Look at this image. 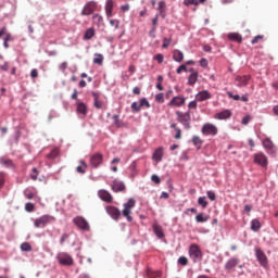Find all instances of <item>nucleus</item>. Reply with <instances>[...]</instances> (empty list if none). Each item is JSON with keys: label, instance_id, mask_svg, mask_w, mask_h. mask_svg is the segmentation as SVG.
<instances>
[{"label": "nucleus", "instance_id": "nucleus-1", "mask_svg": "<svg viewBox=\"0 0 278 278\" xmlns=\"http://www.w3.org/2000/svg\"><path fill=\"white\" fill-rule=\"evenodd\" d=\"M136 207V200L134 198H130L127 203L124 204V210L122 212L124 218L128 220V223H131L134 220V217H131V210Z\"/></svg>", "mask_w": 278, "mask_h": 278}, {"label": "nucleus", "instance_id": "nucleus-2", "mask_svg": "<svg viewBox=\"0 0 278 278\" xmlns=\"http://www.w3.org/2000/svg\"><path fill=\"white\" fill-rule=\"evenodd\" d=\"M189 255L194 263L201 262L203 260V252H201V248L194 243L189 248Z\"/></svg>", "mask_w": 278, "mask_h": 278}, {"label": "nucleus", "instance_id": "nucleus-3", "mask_svg": "<svg viewBox=\"0 0 278 278\" xmlns=\"http://www.w3.org/2000/svg\"><path fill=\"white\" fill-rule=\"evenodd\" d=\"M55 220V217L51 215H43L37 219H35L34 225L37 227V229L45 228L49 223H53Z\"/></svg>", "mask_w": 278, "mask_h": 278}, {"label": "nucleus", "instance_id": "nucleus-4", "mask_svg": "<svg viewBox=\"0 0 278 278\" xmlns=\"http://www.w3.org/2000/svg\"><path fill=\"white\" fill-rule=\"evenodd\" d=\"M176 115L178 116V118H177L178 123L184 125L185 129H190L191 128V126H190L191 117H190L189 112L181 113V112L177 111Z\"/></svg>", "mask_w": 278, "mask_h": 278}, {"label": "nucleus", "instance_id": "nucleus-5", "mask_svg": "<svg viewBox=\"0 0 278 278\" xmlns=\"http://www.w3.org/2000/svg\"><path fill=\"white\" fill-rule=\"evenodd\" d=\"M201 131L203 136H218V127L211 123L204 124Z\"/></svg>", "mask_w": 278, "mask_h": 278}, {"label": "nucleus", "instance_id": "nucleus-6", "mask_svg": "<svg viewBox=\"0 0 278 278\" xmlns=\"http://www.w3.org/2000/svg\"><path fill=\"white\" fill-rule=\"evenodd\" d=\"M56 260L59 261V264L62 266H73V257L68 255V253L61 252L56 255Z\"/></svg>", "mask_w": 278, "mask_h": 278}, {"label": "nucleus", "instance_id": "nucleus-7", "mask_svg": "<svg viewBox=\"0 0 278 278\" xmlns=\"http://www.w3.org/2000/svg\"><path fill=\"white\" fill-rule=\"evenodd\" d=\"M73 223L76 225L78 229H83L84 231H88L90 229V225L88 220L81 216H77L73 219Z\"/></svg>", "mask_w": 278, "mask_h": 278}, {"label": "nucleus", "instance_id": "nucleus-8", "mask_svg": "<svg viewBox=\"0 0 278 278\" xmlns=\"http://www.w3.org/2000/svg\"><path fill=\"white\" fill-rule=\"evenodd\" d=\"M94 10H97V2H87L81 11V16H90V14L94 13Z\"/></svg>", "mask_w": 278, "mask_h": 278}, {"label": "nucleus", "instance_id": "nucleus-9", "mask_svg": "<svg viewBox=\"0 0 278 278\" xmlns=\"http://www.w3.org/2000/svg\"><path fill=\"white\" fill-rule=\"evenodd\" d=\"M101 164H103V154L94 153L90 156V166H92V168H99Z\"/></svg>", "mask_w": 278, "mask_h": 278}, {"label": "nucleus", "instance_id": "nucleus-10", "mask_svg": "<svg viewBox=\"0 0 278 278\" xmlns=\"http://www.w3.org/2000/svg\"><path fill=\"white\" fill-rule=\"evenodd\" d=\"M254 163L262 166V168H266L268 166V157L264 153H257L254 155Z\"/></svg>", "mask_w": 278, "mask_h": 278}, {"label": "nucleus", "instance_id": "nucleus-11", "mask_svg": "<svg viewBox=\"0 0 278 278\" xmlns=\"http://www.w3.org/2000/svg\"><path fill=\"white\" fill-rule=\"evenodd\" d=\"M255 256L256 260L260 262L261 266H268V257H266V254L264 253V251H262V249H255Z\"/></svg>", "mask_w": 278, "mask_h": 278}, {"label": "nucleus", "instance_id": "nucleus-12", "mask_svg": "<svg viewBox=\"0 0 278 278\" xmlns=\"http://www.w3.org/2000/svg\"><path fill=\"white\" fill-rule=\"evenodd\" d=\"M98 197H99V199H101V201H104V203H112V201H114L112 193L105 189L99 190Z\"/></svg>", "mask_w": 278, "mask_h": 278}, {"label": "nucleus", "instance_id": "nucleus-13", "mask_svg": "<svg viewBox=\"0 0 278 278\" xmlns=\"http://www.w3.org/2000/svg\"><path fill=\"white\" fill-rule=\"evenodd\" d=\"M106 213L113 220H118V218H121V210L116 206H106Z\"/></svg>", "mask_w": 278, "mask_h": 278}, {"label": "nucleus", "instance_id": "nucleus-14", "mask_svg": "<svg viewBox=\"0 0 278 278\" xmlns=\"http://www.w3.org/2000/svg\"><path fill=\"white\" fill-rule=\"evenodd\" d=\"M263 147H264V149H266L267 153H269L270 155H275V153H277L275 143H273V141L270 139H265L263 141Z\"/></svg>", "mask_w": 278, "mask_h": 278}, {"label": "nucleus", "instance_id": "nucleus-15", "mask_svg": "<svg viewBox=\"0 0 278 278\" xmlns=\"http://www.w3.org/2000/svg\"><path fill=\"white\" fill-rule=\"evenodd\" d=\"M186 104V98L184 97H174L168 105L169 108H181V105H185Z\"/></svg>", "mask_w": 278, "mask_h": 278}, {"label": "nucleus", "instance_id": "nucleus-16", "mask_svg": "<svg viewBox=\"0 0 278 278\" xmlns=\"http://www.w3.org/2000/svg\"><path fill=\"white\" fill-rule=\"evenodd\" d=\"M250 80H251V76L250 75L237 76L235 78L236 85L239 88H242V86H248Z\"/></svg>", "mask_w": 278, "mask_h": 278}, {"label": "nucleus", "instance_id": "nucleus-17", "mask_svg": "<svg viewBox=\"0 0 278 278\" xmlns=\"http://www.w3.org/2000/svg\"><path fill=\"white\" fill-rule=\"evenodd\" d=\"M239 264H240V260L236 257H231L225 264V270H227L228 273H231V270H233V268H236V266H238Z\"/></svg>", "mask_w": 278, "mask_h": 278}, {"label": "nucleus", "instance_id": "nucleus-18", "mask_svg": "<svg viewBox=\"0 0 278 278\" xmlns=\"http://www.w3.org/2000/svg\"><path fill=\"white\" fill-rule=\"evenodd\" d=\"M214 118L217 121H227V118H231V112L229 110H224L214 115Z\"/></svg>", "mask_w": 278, "mask_h": 278}, {"label": "nucleus", "instance_id": "nucleus-19", "mask_svg": "<svg viewBox=\"0 0 278 278\" xmlns=\"http://www.w3.org/2000/svg\"><path fill=\"white\" fill-rule=\"evenodd\" d=\"M113 10H114V1L113 0H106L105 14H106L108 18H112V16H114Z\"/></svg>", "mask_w": 278, "mask_h": 278}, {"label": "nucleus", "instance_id": "nucleus-20", "mask_svg": "<svg viewBox=\"0 0 278 278\" xmlns=\"http://www.w3.org/2000/svg\"><path fill=\"white\" fill-rule=\"evenodd\" d=\"M195 99L200 102L207 101L208 99H212V93H210L207 90H203L195 96Z\"/></svg>", "mask_w": 278, "mask_h": 278}, {"label": "nucleus", "instance_id": "nucleus-21", "mask_svg": "<svg viewBox=\"0 0 278 278\" xmlns=\"http://www.w3.org/2000/svg\"><path fill=\"white\" fill-rule=\"evenodd\" d=\"M163 157H164V148L160 147L154 151L152 155V160H154V162L160 163L162 162Z\"/></svg>", "mask_w": 278, "mask_h": 278}, {"label": "nucleus", "instance_id": "nucleus-22", "mask_svg": "<svg viewBox=\"0 0 278 278\" xmlns=\"http://www.w3.org/2000/svg\"><path fill=\"white\" fill-rule=\"evenodd\" d=\"M112 190L113 192H125V184H123V181L114 180Z\"/></svg>", "mask_w": 278, "mask_h": 278}, {"label": "nucleus", "instance_id": "nucleus-23", "mask_svg": "<svg viewBox=\"0 0 278 278\" xmlns=\"http://www.w3.org/2000/svg\"><path fill=\"white\" fill-rule=\"evenodd\" d=\"M76 112L77 114H81V116H86L88 114V106L84 102H78Z\"/></svg>", "mask_w": 278, "mask_h": 278}, {"label": "nucleus", "instance_id": "nucleus-24", "mask_svg": "<svg viewBox=\"0 0 278 278\" xmlns=\"http://www.w3.org/2000/svg\"><path fill=\"white\" fill-rule=\"evenodd\" d=\"M153 232L155 233L156 237H159L160 240H162V238H164V229L162 228V226H160L159 224H153L152 226Z\"/></svg>", "mask_w": 278, "mask_h": 278}, {"label": "nucleus", "instance_id": "nucleus-25", "mask_svg": "<svg viewBox=\"0 0 278 278\" xmlns=\"http://www.w3.org/2000/svg\"><path fill=\"white\" fill-rule=\"evenodd\" d=\"M112 119H113V125H115V127L117 128L127 127V123L123 122V119H121L118 115H113Z\"/></svg>", "mask_w": 278, "mask_h": 278}, {"label": "nucleus", "instance_id": "nucleus-26", "mask_svg": "<svg viewBox=\"0 0 278 278\" xmlns=\"http://www.w3.org/2000/svg\"><path fill=\"white\" fill-rule=\"evenodd\" d=\"M93 97V105L97 110H101L103 108V102L99 100V93L92 92Z\"/></svg>", "mask_w": 278, "mask_h": 278}, {"label": "nucleus", "instance_id": "nucleus-27", "mask_svg": "<svg viewBox=\"0 0 278 278\" xmlns=\"http://www.w3.org/2000/svg\"><path fill=\"white\" fill-rule=\"evenodd\" d=\"M173 60L178 63L184 62V52H181L180 50H174Z\"/></svg>", "mask_w": 278, "mask_h": 278}, {"label": "nucleus", "instance_id": "nucleus-28", "mask_svg": "<svg viewBox=\"0 0 278 278\" xmlns=\"http://www.w3.org/2000/svg\"><path fill=\"white\" fill-rule=\"evenodd\" d=\"M261 229H262V223H260V219H252L251 220V230L257 232Z\"/></svg>", "mask_w": 278, "mask_h": 278}, {"label": "nucleus", "instance_id": "nucleus-29", "mask_svg": "<svg viewBox=\"0 0 278 278\" xmlns=\"http://www.w3.org/2000/svg\"><path fill=\"white\" fill-rule=\"evenodd\" d=\"M228 39L232 40L233 42H242V35L238 33H230L228 34Z\"/></svg>", "mask_w": 278, "mask_h": 278}, {"label": "nucleus", "instance_id": "nucleus-30", "mask_svg": "<svg viewBox=\"0 0 278 278\" xmlns=\"http://www.w3.org/2000/svg\"><path fill=\"white\" fill-rule=\"evenodd\" d=\"M199 81V73L193 72L189 77H188V85L189 86H194Z\"/></svg>", "mask_w": 278, "mask_h": 278}, {"label": "nucleus", "instance_id": "nucleus-31", "mask_svg": "<svg viewBox=\"0 0 278 278\" xmlns=\"http://www.w3.org/2000/svg\"><path fill=\"white\" fill-rule=\"evenodd\" d=\"M79 164L76 167L77 173H79L80 175H85L86 174V168H88V164L86 163V161H79Z\"/></svg>", "mask_w": 278, "mask_h": 278}, {"label": "nucleus", "instance_id": "nucleus-32", "mask_svg": "<svg viewBox=\"0 0 278 278\" xmlns=\"http://www.w3.org/2000/svg\"><path fill=\"white\" fill-rule=\"evenodd\" d=\"M92 21H93V25L101 27V25L103 24V16H101L100 14H93Z\"/></svg>", "mask_w": 278, "mask_h": 278}, {"label": "nucleus", "instance_id": "nucleus-33", "mask_svg": "<svg viewBox=\"0 0 278 278\" xmlns=\"http://www.w3.org/2000/svg\"><path fill=\"white\" fill-rule=\"evenodd\" d=\"M85 40H92L94 38V28H88L84 35Z\"/></svg>", "mask_w": 278, "mask_h": 278}, {"label": "nucleus", "instance_id": "nucleus-34", "mask_svg": "<svg viewBox=\"0 0 278 278\" xmlns=\"http://www.w3.org/2000/svg\"><path fill=\"white\" fill-rule=\"evenodd\" d=\"M197 223H207L210 220V216H204L203 213H200L195 216Z\"/></svg>", "mask_w": 278, "mask_h": 278}, {"label": "nucleus", "instance_id": "nucleus-35", "mask_svg": "<svg viewBox=\"0 0 278 278\" xmlns=\"http://www.w3.org/2000/svg\"><path fill=\"white\" fill-rule=\"evenodd\" d=\"M147 275L149 278H157L162 275L161 271H151V269H148Z\"/></svg>", "mask_w": 278, "mask_h": 278}, {"label": "nucleus", "instance_id": "nucleus-36", "mask_svg": "<svg viewBox=\"0 0 278 278\" xmlns=\"http://www.w3.org/2000/svg\"><path fill=\"white\" fill-rule=\"evenodd\" d=\"M170 42H173L172 38L164 37L163 38V45H162L163 49H168V47H170Z\"/></svg>", "mask_w": 278, "mask_h": 278}, {"label": "nucleus", "instance_id": "nucleus-37", "mask_svg": "<svg viewBox=\"0 0 278 278\" xmlns=\"http://www.w3.org/2000/svg\"><path fill=\"white\" fill-rule=\"evenodd\" d=\"M192 142H193V144H194L195 147H201V144H203V140H201V138L198 137V136H194V137L192 138Z\"/></svg>", "mask_w": 278, "mask_h": 278}, {"label": "nucleus", "instance_id": "nucleus-38", "mask_svg": "<svg viewBox=\"0 0 278 278\" xmlns=\"http://www.w3.org/2000/svg\"><path fill=\"white\" fill-rule=\"evenodd\" d=\"M93 64H99V66L103 65V55L98 54V58L93 59Z\"/></svg>", "mask_w": 278, "mask_h": 278}, {"label": "nucleus", "instance_id": "nucleus-39", "mask_svg": "<svg viewBox=\"0 0 278 278\" xmlns=\"http://www.w3.org/2000/svg\"><path fill=\"white\" fill-rule=\"evenodd\" d=\"M139 105H140L141 108H151V104L149 103V100H147V98H142V99L140 100Z\"/></svg>", "mask_w": 278, "mask_h": 278}, {"label": "nucleus", "instance_id": "nucleus-40", "mask_svg": "<svg viewBox=\"0 0 278 278\" xmlns=\"http://www.w3.org/2000/svg\"><path fill=\"white\" fill-rule=\"evenodd\" d=\"M165 8H166V2L165 1L159 2V12H160V14H162V16H164Z\"/></svg>", "mask_w": 278, "mask_h": 278}, {"label": "nucleus", "instance_id": "nucleus-41", "mask_svg": "<svg viewBox=\"0 0 278 278\" xmlns=\"http://www.w3.org/2000/svg\"><path fill=\"white\" fill-rule=\"evenodd\" d=\"M198 203L201 205V207H203L205 210V207H207V202L205 201V197H200L198 199Z\"/></svg>", "mask_w": 278, "mask_h": 278}, {"label": "nucleus", "instance_id": "nucleus-42", "mask_svg": "<svg viewBox=\"0 0 278 278\" xmlns=\"http://www.w3.org/2000/svg\"><path fill=\"white\" fill-rule=\"evenodd\" d=\"M25 210L27 212H34V210H36V205L31 202H28V203L25 204Z\"/></svg>", "mask_w": 278, "mask_h": 278}, {"label": "nucleus", "instance_id": "nucleus-43", "mask_svg": "<svg viewBox=\"0 0 278 278\" xmlns=\"http://www.w3.org/2000/svg\"><path fill=\"white\" fill-rule=\"evenodd\" d=\"M30 179H33V181L38 180V168L36 167L33 168V173L30 174Z\"/></svg>", "mask_w": 278, "mask_h": 278}, {"label": "nucleus", "instance_id": "nucleus-44", "mask_svg": "<svg viewBox=\"0 0 278 278\" xmlns=\"http://www.w3.org/2000/svg\"><path fill=\"white\" fill-rule=\"evenodd\" d=\"M178 264H180V266H188V257L186 256H180L178 258Z\"/></svg>", "mask_w": 278, "mask_h": 278}, {"label": "nucleus", "instance_id": "nucleus-45", "mask_svg": "<svg viewBox=\"0 0 278 278\" xmlns=\"http://www.w3.org/2000/svg\"><path fill=\"white\" fill-rule=\"evenodd\" d=\"M131 110H132V112H140V110H142V106H140V104H138V102H132Z\"/></svg>", "mask_w": 278, "mask_h": 278}, {"label": "nucleus", "instance_id": "nucleus-46", "mask_svg": "<svg viewBox=\"0 0 278 278\" xmlns=\"http://www.w3.org/2000/svg\"><path fill=\"white\" fill-rule=\"evenodd\" d=\"M5 184V173L0 172V190L3 188Z\"/></svg>", "mask_w": 278, "mask_h": 278}, {"label": "nucleus", "instance_id": "nucleus-47", "mask_svg": "<svg viewBox=\"0 0 278 278\" xmlns=\"http://www.w3.org/2000/svg\"><path fill=\"white\" fill-rule=\"evenodd\" d=\"M21 249H22V251L29 252V251H31V245L27 242H24V243L21 244Z\"/></svg>", "mask_w": 278, "mask_h": 278}, {"label": "nucleus", "instance_id": "nucleus-48", "mask_svg": "<svg viewBox=\"0 0 278 278\" xmlns=\"http://www.w3.org/2000/svg\"><path fill=\"white\" fill-rule=\"evenodd\" d=\"M185 5H199V0H184Z\"/></svg>", "mask_w": 278, "mask_h": 278}, {"label": "nucleus", "instance_id": "nucleus-49", "mask_svg": "<svg viewBox=\"0 0 278 278\" xmlns=\"http://www.w3.org/2000/svg\"><path fill=\"white\" fill-rule=\"evenodd\" d=\"M110 25H112V27H115V29H118V27L121 26V22L118 20H110Z\"/></svg>", "mask_w": 278, "mask_h": 278}, {"label": "nucleus", "instance_id": "nucleus-50", "mask_svg": "<svg viewBox=\"0 0 278 278\" xmlns=\"http://www.w3.org/2000/svg\"><path fill=\"white\" fill-rule=\"evenodd\" d=\"M156 103H164V93H159L155 96Z\"/></svg>", "mask_w": 278, "mask_h": 278}, {"label": "nucleus", "instance_id": "nucleus-51", "mask_svg": "<svg viewBox=\"0 0 278 278\" xmlns=\"http://www.w3.org/2000/svg\"><path fill=\"white\" fill-rule=\"evenodd\" d=\"M154 60L159 63L162 64L164 62V55L163 54H156L154 55Z\"/></svg>", "mask_w": 278, "mask_h": 278}, {"label": "nucleus", "instance_id": "nucleus-52", "mask_svg": "<svg viewBox=\"0 0 278 278\" xmlns=\"http://www.w3.org/2000/svg\"><path fill=\"white\" fill-rule=\"evenodd\" d=\"M47 157H49V160H55V157H58V150L50 152Z\"/></svg>", "mask_w": 278, "mask_h": 278}, {"label": "nucleus", "instance_id": "nucleus-53", "mask_svg": "<svg viewBox=\"0 0 278 278\" xmlns=\"http://www.w3.org/2000/svg\"><path fill=\"white\" fill-rule=\"evenodd\" d=\"M263 39H264V36L257 35L256 37H254L252 39V45H257L260 42V40H263Z\"/></svg>", "mask_w": 278, "mask_h": 278}, {"label": "nucleus", "instance_id": "nucleus-54", "mask_svg": "<svg viewBox=\"0 0 278 278\" xmlns=\"http://www.w3.org/2000/svg\"><path fill=\"white\" fill-rule=\"evenodd\" d=\"M229 99H233L235 101H240V97L238 94H233L231 91L227 92Z\"/></svg>", "mask_w": 278, "mask_h": 278}, {"label": "nucleus", "instance_id": "nucleus-55", "mask_svg": "<svg viewBox=\"0 0 278 278\" xmlns=\"http://www.w3.org/2000/svg\"><path fill=\"white\" fill-rule=\"evenodd\" d=\"M206 194L210 201H216V193H214V191H207Z\"/></svg>", "mask_w": 278, "mask_h": 278}, {"label": "nucleus", "instance_id": "nucleus-56", "mask_svg": "<svg viewBox=\"0 0 278 278\" xmlns=\"http://www.w3.org/2000/svg\"><path fill=\"white\" fill-rule=\"evenodd\" d=\"M151 179L154 184H157V185L162 182V179H160V176L157 175H152Z\"/></svg>", "mask_w": 278, "mask_h": 278}, {"label": "nucleus", "instance_id": "nucleus-57", "mask_svg": "<svg viewBox=\"0 0 278 278\" xmlns=\"http://www.w3.org/2000/svg\"><path fill=\"white\" fill-rule=\"evenodd\" d=\"M182 71H188V67H186V65H180L177 70H176V73L178 74V75H181V72Z\"/></svg>", "mask_w": 278, "mask_h": 278}, {"label": "nucleus", "instance_id": "nucleus-58", "mask_svg": "<svg viewBox=\"0 0 278 278\" xmlns=\"http://www.w3.org/2000/svg\"><path fill=\"white\" fill-rule=\"evenodd\" d=\"M24 195L26 197V199H29V200L34 199V193L29 190H26L24 192Z\"/></svg>", "mask_w": 278, "mask_h": 278}, {"label": "nucleus", "instance_id": "nucleus-59", "mask_svg": "<svg viewBox=\"0 0 278 278\" xmlns=\"http://www.w3.org/2000/svg\"><path fill=\"white\" fill-rule=\"evenodd\" d=\"M66 240H68V233H63L61 236L60 244H64V242H66Z\"/></svg>", "mask_w": 278, "mask_h": 278}, {"label": "nucleus", "instance_id": "nucleus-60", "mask_svg": "<svg viewBox=\"0 0 278 278\" xmlns=\"http://www.w3.org/2000/svg\"><path fill=\"white\" fill-rule=\"evenodd\" d=\"M59 68H60V71L64 72L66 68H68V63L67 62L61 63Z\"/></svg>", "mask_w": 278, "mask_h": 278}, {"label": "nucleus", "instance_id": "nucleus-61", "mask_svg": "<svg viewBox=\"0 0 278 278\" xmlns=\"http://www.w3.org/2000/svg\"><path fill=\"white\" fill-rule=\"evenodd\" d=\"M251 122V116L247 115L242 118V125H249Z\"/></svg>", "mask_w": 278, "mask_h": 278}, {"label": "nucleus", "instance_id": "nucleus-62", "mask_svg": "<svg viewBox=\"0 0 278 278\" xmlns=\"http://www.w3.org/2000/svg\"><path fill=\"white\" fill-rule=\"evenodd\" d=\"M189 110H197V101H191L188 104Z\"/></svg>", "mask_w": 278, "mask_h": 278}, {"label": "nucleus", "instance_id": "nucleus-63", "mask_svg": "<svg viewBox=\"0 0 278 278\" xmlns=\"http://www.w3.org/2000/svg\"><path fill=\"white\" fill-rule=\"evenodd\" d=\"M200 66H202V68H207V61H206V59H201L200 60Z\"/></svg>", "mask_w": 278, "mask_h": 278}, {"label": "nucleus", "instance_id": "nucleus-64", "mask_svg": "<svg viewBox=\"0 0 278 278\" xmlns=\"http://www.w3.org/2000/svg\"><path fill=\"white\" fill-rule=\"evenodd\" d=\"M30 77H31L33 79H36V77H38V70H31V72H30Z\"/></svg>", "mask_w": 278, "mask_h": 278}]
</instances>
